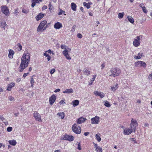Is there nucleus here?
I'll return each instance as SVG.
<instances>
[{"mask_svg":"<svg viewBox=\"0 0 152 152\" xmlns=\"http://www.w3.org/2000/svg\"><path fill=\"white\" fill-rule=\"evenodd\" d=\"M56 97L54 94L51 96L49 98V102L50 104H52L56 100Z\"/></svg>","mask_w":152,"mask_h":152,"instance_id":"f8f14e48","label":"nucleus"},{"mask_svg":"<svg viewBox=\"0 0 152 152\" xmlns=\"http://www.w3.org/2000/svg\"><path fill=\"white\" fill-rule=\"evenodd\" d=\"M136 38L133 41V44L134 46L137 47L140 44V38L139 36H137Z\"/></svg>","mask_w":152,"mask_h":152,"instance_id":"6e6552de","label":"nucleus"},{"mask_svg":"<svg viewBox=\"0 0 152 152\" xmlns=\"http://www.w3.org/2000/svg\"><path fill=\"white\" fill-rule=\"evenodd\" d=\"M118 88V84H116V85H113V86L111 87V91H115Z\"/></svg>","mask_w":152,"mask_h":152,"instance_id":"b1692460","label":"nucleus"},{"mask_svg":"<svg viewBox=\"0 0 152 152\" xmlns=\"http://www.w3.org/2000/svg\"><path fill=\"white\" fill-rule=\"evenodd\" d=\"M7 25L6 22H2L0 24V26L3 28L4 30H5V26Z\"/></svg>","mask_w":152,"mask_h":152,"instance_id":"c756f323","label":"nucleus"},{"mask_svg":"<svg viewBox=\"0 0 152 152\" xmlns=\"http://www.w3.org/2000/svg\"><path fill=\"white\" fill-rule=\"evenodd\" d=\"M55 72V70L54 69H52L50 71V73L51 74H53Z\"/></svg>","mask_w":152,"mask_h":152,"instance_id":"864d4df0","label":"nucleus"},{"mask_svg":"<svg viewBox=\"0 0 152 152\" xmlns=\"http://www.w3.org/2000/svg\"><path fill=\"white\" fill-rule=\"evenodd\" d=\"M127 18L128 19V20L129 22H130L131 23H133L134 22V19L130 16H128L127 17Z\"/></svg>","mask_w":152,"mask_h":152,"instance_id":"cd10ccee","label":"nucleus"},{"mask_svg":"<svg viewBox=\"0 0 152 152\" xmlns=\"http://www.w3.org/2000/svg\"><path fill=\"white\" fill-rule=\"evenodd\" d=\"M48 6L49 7V9H50V10H52V9L51 8L52 5L50 3H49V4Z\"/></svg>","mask_w":152,"mask_h":152,"instance_id":"4d7b16f0","label":"nucleus"},{"mask_svg":"<svg viewBox=\"0 0 152 152\" xmlns=\"http://www.w3.org/2000/svg\"><path fill=\"white\" fill-rule=\"evenodd\" d=\"M94 94L96 96H99L101 98H103L104 96V93L103 92H99L98 91H94Z\"/></svg>","mask_w":152,"mask_h":152,"instance_id":"ddd939ff","label":"nucleus"},{"mask_svg":"<svg viewBox=\"0 0 152 152\" xmlns=\"http://www.w3.org/2000/svg\"><path fill=\"white\" fill-rule=\"evenodd\" d=\"M44 14L41 13H39L38 15L36 16V19L37 21H38L41 18H42L44 16Z\"/></svg>","mask_w":152,"mask_h":152,"instance_id":"f3484780","label":"nucleus"},{"mask_svg":"<svg viewBox=\"0 0 152 152\" xmlns=\"http://www.w3.org/2000/svg\"><path fill=\"white\" fill-rule=\"evenodd\" d=\"M142 53H139L137 54V56H134V58L137 59H140L142 56Z\"/></svg>","mask_w":152,"mask_h":152,"instance_id":"393cba45","label":"nucleus"},{"mask_svg":"<svg viewBox=\"0 0 152 152\" xmlns=\"http://www.w3.org/2000/svg\"><path fill=\"white\" fill-rule=\"evenodd\" d=\"M124 13L123 12L122 13H119L118 14V17L119 18H122L124 16Z\"/></svg>","mask_w":152,"mask_h":152,"instance_id":"c9c22d12","label":"nucleus"},{"mask_svg":"<svg viewBox=\"0 0 152 152\" xmlns=\"http://www.w3.org/2000/svg\"><path fill=\"white\" fill-rule=\"evenodd\" d=\"M61 47L62 49H65V50H67L66 48H67V47H66V46L64 45H61Z\"/></svg>","mask_w":152,"mask_h":152,"instance_id":"79ce46f5","label":"nucleus"},{"mask_svg":"<svg viewBox=\"0 0 152 152\" xmlns=\"http://www.w3.org/2000/svg\"><path fill=\"white\" fill-rule=\"evenodd\" d=\"M14 53V52L13 51L11 50H9V54L8 56L9 58H12L13 57V55Z\"/></svg>","mask_w":152,"mask_h":152,"instance_id":"a211bd4d","label":"nucleus"},{"mask_svg":"<svg viewBox=\"0 0 152 152\" xmlns=\"http://www.w3.org/2000/svg\"><path fill=\"white\" fill-rule=\"evenodd\" d=\"M104 105L107 107H110L111 106L110 104L107 101L104 102Z\"/></svg>","mask_w":152,"mask_h":152,"instance_id":"72a5a7b5","label":"nucleus"},{"mask_svg":"<svg viewBox=\"0 0 152 152\" xmlns=\"http://www.w3.org/2000/svg\"><path fill=\"white\" fill-rule=\"evenodd\" d=\"M28 74V73H24L23 75V77L24 78L25 77L27 76Z\"/></svg>","mask_w":152,"mask_h":152,"instance_id":"052dcab7","label":"nucleus"},{"mask_svg":"<svg viewBox=\"0 0 152 152\" xmlns=\"http://www.w3.org/2000/svg\"><path fill=\"white\" fill-rule=\"evenodd\" d=\"M1 10L6 16L8 15L10 13L8 8L6 5L2 6L1 7Z\"/></svg>","mask_w":152,"mask_h":152,"instance_id":"39448f33","label":"nucleus"},{"mask_svg":"<svg viewBox=\"0 0 152 152\" xmlns=\"http://www.w3.org/2000/svg\"><path fill=\"white\" fill-rule=\"evenodd\" d=\"M2 146L4 147L5 145L3 144L2 143H0V148H1Z\"/></svg>","mask_w":152,"mask_h":152,"instance_id":"e2e57ef3","label":"nucleus"},{"mask_svg":"<svg viewBox=\"0 0 152 152\" xmlns=\"http://www.w3.org/2000/svg\"><path fill=\"white\" fill-rule=\"evenodd\" d=\"M138 124L137 121L136 120H133L132 119L130 124V129L128 128H125L124 130V134L125 135H129L132 132H135L136 127Z\"/></svg>","mask_w":152,"mask_h":152,"instance_id":"f03ea898","label":"nucleus"},{"mask_svg":"<svg viewBox=\"0 0 152 152\" xmlns=\"http://www.w3.org/2000/svg\"><path fill=\"white\" fill-rule=\"evenodd\" d=\"M94 145L95 148H96V149H97L98 148H99V146H98L97 144H95V143H94Z\"/></svg>","mask_w":152,"mask_h":152,"instance_id":"603ef678","label":"nucleus"},{"mask_svg":"<svg viewBox=\"0 0 152 152\" xmlns=\"http://www.w3.org/2000/svg\"><path fill=\"white\" fill-rule=\"evenodd\" d=\"M30 54L29 53H27L23 54L19 67L20 68L19 72H22L23 69L27 67L30 61Z\"/></svg>","mask_w":152,"mask_h":152,"instance_id":"f257e3e1","label":"nucleus"},{"mask_svg":"<svg viewBox=\"0 0 152 152\" xmlns=\"http://www.w3.org/2000/svg\"><path fill=\"white\" fill-rule=\"evenodd\" d=\"M89 4L90 3H86V2H84L83 3V4L84 6L86 7L87 8L89 9L90 7V5Z\"/></svg>","mask_w":152,"mask_h":152,"instance_id":"c85d7f7f","label":"nucleus"},{"mask_svg":"<svg viewBox=\"0 0 152 152\" xmlns=\"http://www.w3.org/2000/svg\"><path fill=\"white\" fill-rule=\"evenodd\" d=\"M47 23V21L46 20L42 21L37 28V31L38 32L40 31L46 24Z\"/></svg>","mask_w":152,"mask_h":152,"instance_id":"0eeeda50","label":"nucleus"},{"mask_svg":"<svg viewBox=\"0 0 152 152\" xmlns=\"http://www.w3.org/2000/svg\"><path fill=\"white\" fill-rule=\"evenodd\" d=\"M33 76H33L31 77V80L30 81L31 83H34V80L33 78Z\"/></svg>","mask_w":152,"mask_h":152,"instance_id":"a18cd8bd","label":"nucleus"},{"mask_svg":"<svg viewBox=\"0 0 152 152\" xmlns=\"http://www.w3.org/2000/svg\"><path fill=\"white\" fill-rule=\"evenodd\" d=\"M72 102L73 103V106L75 107L78 105L79 102L78 100H75L73 101Z\"/></svg>","mask_w":152,"mask_h":152,"instance_id":"a878e982","label":"nucleus"},{"mask_svg":"<svg viewBox=\"0 0 152 152\" xmlns=\"http://www.w3.org/2000/svg\"><path fill=\"white\" fill-rule=\"evenodd\" d=\"M89 133V132H86L84 133V134L85 136H87Z\"/></svg>","mask_w":152,"mask_h":152,"instance_id":"680f3d73","label":"nucleus"},{"mask_svg":"<svg viewBox=\"0 0 152 152\" xmlns=\"http://www.w3.org/2000/svg\"><path fill=\"white\" fill-rule=\"evenodd\" d=\"M142 10L143 11V12L145 13H147L148 11H147V10H146V7L144 6L143 7V8H142Z\"/></svg>","mask_w":152,"mask_h":152,"instance_id":"ea45409f","label":"nucleus"},{"mask_svg":"<svg viewBox=\"0 0 152 152\" xmlns=\"http://www.w3.org/2000/svg\"><path fill=\"white\" fill-rule=\"evenodd\" d=\"M72 129L73 131L77 134H80L81 132L80 127L76 124L72 125Z\"/></svg>","mask_w":152,"mask_h":152,"instance_id":"20e7f679","label":"nucleus"},{"mask_svg":"<svg viewBox=\"0 0 152 152\" xmlns=\"http://www.w3.org/2000/svg\"><path fill=\"white\" fill-rule=\"evenodd\" d=\"M96 75H94L93 78L91 79V84H92L93 82V81H94V80L95 79L96 77Z\"/></svg>","mask_w":152,"mask_h":152,"instance_id":"37998d69","label":"nucleus"},{"mask_svg":"<svg viewBox=\"0 0 152 152\" xmlns=\"http://www.w3.org/2000/svg\"><path fill=\"white\" fill-rule=\"evenodd\" d=\"M77 37L78 38L81 39L82 37V35L81 34L78 33L77 35Z\"/></svg>","mask_w":152,"mask_h":152,"instance_id":"49530a36","label":"nucleus"},{"mask_svg":"<svg viewBox=\"0 0 152 152\" xmlns=\"http://www.w3.org/2000/svg\"><path fill=\"white\" fill-rule=\"evenodd\" d=\"M99 118L97 116L91 119V124H97L99 123Z\"/></svg>","mask_w":152,"mask_h":152,"instance_id":"9b49d317","label":"nucleus"},{"mask_svg":"<svg viewBox=\"0 0 152 152\" xmlns=\"http://www.w3.org/2000/svg\"><path fill=\"white\" fill-rule=\"evenodd\" d=\"M86 120V118L83 117L80 118L78 119L77 123L79 124H81L84 122Z\"/></svg>","mask_w":152,"mask_h":152,"instance_id":"2eb2a0df","label":"nucleus"},{"mask_svg":"<svg viewBox=\"0 0 152 152\" xmlns=\"http://www.w3.org/2000/svg\"><path fill=\"white\" fill-rule=\"evenodd\" d=\"M43 54L44 56L48 57L47 59L48 61L50 60L51 57L50 56L45 53H44Z\"/></svg>","mask_w":152,"mask_h":152,"instance_id":"2f4dec72","label":"nucleus"},{"mask_svg":"<svg viewBox=\"0 0 152 152\" xmlns=\"http://www.w3.org/2000/svg\"><path fill=\"white\" fill-rule=\"evenodd\" d=\"M8 99L10 101L13 102L15 101L14 98L11 96H9L8 97Z\"/></svg>","mask_w":152,"mask_h":152,"instance_id":"f704fd0d","label":"nucleus"},{"mask_svg":"<svg viewBox=\"0 0 152 152\" xmlns=\"http://www.w3.org/2000/svg\"><path fill=\"white\" fill-rule=\"evenodd\" d=\"M15 86L14 83H11L8 85V87L7 88V90L8 91H10L11 90L12 88Z\"/></svg>","mask_w":152,"mask_h":152,"instance_id":"dca6fc26","label":"nucleus"},{"mask_svg":"<svg viewBox=\"0 0 152 152\" xmlns=\"http://www.w3.org/2000/svg\"><path fill=\"white\" fill-rule=\"evenodd\" d=\"M12 128L11 127H9L7 129V131L8 132H10L12 131Z\"/></svg>","mask_w":152,"mask_h":152,"instance_id":"c03bdc74","label":"nucleus"},{"mask_svg":"<svg viewBox=\"0 0 152 152\" xmlns=\"http://www.w3.org/2000/svg\"><path fill=\"white\" fill-rule=\"evenodd\" d=\"M95 137L96 138L98 142H100L101 140V138L98 135V134H96Z\"/></svg>","mask_w":152,"mask_h":152,"instance_id":"e433bc0d","label":"nucleus"},{"mask_svg":"<svg viewBox=\"0 0 152 152\" xmlns=\"http://www.w3.org/2000/svg\"><path fill=\"white\" fill-rule=\"evenodd\" d=\"M59 103L60 104H62L63 103H65V102H64V100H61L60 102Z\"/></svg>","mask_w":152,"mask_h":152,"instance_id":"bf43d9fd","label":"nucleus"},{"mask_svg":"<svg viewBox=\"0 0 152 152\" xmlns=\"http://www.w3.org/2000/svg\"><path fill=\"white\" fill-rule=\"evenodd\" d=\"M101 69H103L105 67V65L104 63H103L101 65Z\"/></svg>","mask_w":152,"mask_h":152,"instance_id":"6e6d98bb","label":"nucleus"},{"mask_svg":"<svg viewBox=\"0 0 152 152\" xmlns=\"http://www.w3.org/2000/svg\"><path fill=\"white\" fill-rule=\"evenodd\" d=\"M143 5V3H142L141 4H140L139 5V6L141 7L142 8H143L142 6Z\"/></svg>","mask_w":152,"mask_h":152,"instance_id":"338daca9","label":"nucleus"},{"mask_svg":"<svg viewBox=\"0 0 152 152\" xmlns=\"http://www.w3.org/2000/svg\"><path fill=\"white\" fill-rule=\"evenodd\" d=\"M71 7L72 10L74 11H76V10L77 6L76 4L73 2L71 3Z\"/></svg>","mask_w":152,"mask_h":152,"instance_id":"aec40b11","label":"nucleus"},{"mask_svg":"<svg viewBox=\"0 0 152 152\" xmlns=\"http://www.w3.org/2000/svg\"><path fill=\"white\" fill-rule=\"evenodd\" d=\"M74 137L72 135H69L67 134H65L61 138V140H68L69 141H72L73 140Z\"/></svg>","mask_w":152,"mask_h":152,"instance_id":"423d86ee","label":"nucleus"},{"mask_svg":"<svg viewBox=\"0 0 152 152\" xmlns=\"http://www.w3.org/2000/svg\"><path fill=\"white\" fill-rule=\"evenodd\" d=\"M63 54L64 56H66L67 54H68V51L67 50H65L63 51Z\"/></svg>","mask_w":152,"mask_h":152,"instance_id":"4c0bfd02","label":"nucleus"},{"mask_svg":"<svg viewBox=\"0 0 152 152\" xmlns=\"http://www.w3.org/2000/svg\"><path fill=\"white\" fill-rule=\"evenodd\" d=\"M18 10H16L15 11V12H14V14H16V15H17V13H18Z\"/></svg>","mask_w":152,"mask_h":152,"instance_id":"774afa93","label":"nucleus"},{"mask_svg":"<svg viewBox=\"0 0 152 152\" xmlns=\"http://www.w3.org/2000/svg\"><path fill=\"white\" fill-rule=\"evenodd\" d=\"M16 46L17 47V48H19V49L18 48V50L19 51H20V50H22V46L21 45H20V44L18 43L17 45Z\"/></svg>","mask_w":152,"mask_h":152,"instance_id":"473e14b6","label":"nucleus"},{"mask_svg":"<svg viewBox=\"0 0 152 152\" xmlns=\"http://www.w3.org/2000/svg\"><path fill=\"white\" fill-rule=\"evenodd\" d=\"M62 26V24L59 22L56 23L54 26V28L56 29H59Z\"/></svg>","mask_w":152,"mask_h":152,"instance_id":"4468645a","label":"nucleus"},{"mask_svg":"<svg viewBox=\"0 0 152 152\" xmlns=\"http://www.w3.org/2000/svg\"><path fill=\"white\" fill-rule=\"evenodd\" d=\"M77 143H78V147H77V148L79 150H81V146L80 145V143L79 142H77Z\"/></svg>","mask_w":152,"mask_h":152,"instance_id":"3c124183","label":"nucleus"},{"mask_svg":"<svg viewBox=\"0 0 152 152\" xmlns=\"http://www.w3.org/2000/svg\"><path fill=\"white\" fill-rule=\"evenodd\" d=\"M22 12L25 14H27L29 12V10L28 9H26L23 8L22 10Z\"/></svg>","mask_w":152,"mask_h":152,"instance_id":"7c9ffc66","label":"nucleus"},{"mask_svg":"<svg viewBox=\"0 0 152 152\" xmlns=\"http://www.w3.org/2000/svg\"><path fill=\"white\" fill-rule=\"evenodd\" d=\"M57 115H58L59 117H60V118L61 119H64L65 116L64 113L63 112H61L60 113H57Z\"/></svg>","mask_w":152,"mask_h":152,"instance_id":"4be33fe9","label":"nucleus"},{"mask_svg":"<svg viewBox=\"0 0 152 152\" xmlns=\"http://www.w3.org/2000/svg\"><path fill=\"white\" fill-rule=\"evenodd\" d=\"M60 91V89H56L55 91H54V92H56H56H58L59 91Z\"/></svg>","mask_w":152,"mask_h":152,"instance_id":"13d9d810","label":"nucleus"},{"mask_svg":"<svg viewBox=\"0 0 152 152\" xmlns=\"http://www.w3.org/2000/svg\"><path fill=\"white\" fill-rule=\"evenodd\" d=\"M21 80L20 78H18L16 80V81L17 82H19Z\"/></svg>","mask_w":152,"mask_h":152,"instance_id":"0e129e2a","label":"nucleus"},{"mask_svg":"<svg viewBox=\"0 0 152 152\" xmlns=\"http://www.w3.org/2000/svg\"><path fill=\"white\" fill-rule=\"evenodd\" d=\"M66 58L68 60L70 59H71V57L69 55V54H67L66 56H65Z\"/></svg>","mask_w":152,"mask_h":152,"instance_id":"09e8293b","label":"nucleus"},{"mask_svg":"<svg viewBox=\"0 0 152 152\" xmlns=\"http://www.w3.org/2000/svg\"><path fill=\"white\" fill-rule=\"evenodd\" d=\"M148 78L149 80H152V73L149 75Z\"/></svg>","mask_w":152,"mask_h":152,"instance_id":"8fccbe9b","label":"nucleus"},{"mask_svg":"<svg viewBox=\"0 0 152 152\" xmlns=\"http://www.w3.org/2000/svg\"><path fill=\"white\" fill-rule=\"evenodd\" d=\"M0 119L1 121H6V119L3 117V116L0 115Z\"/></svg>","mask_w":152,"mask_h":152,"instance_id":"de8ad7c7","label":"nucleus"},{"mask_svg":"<svg viewBox=\"0 0 152 152\" xmlns=\"http://www.w3.org/2000/svg\"><path fill=\"white\" fill-rule=\"evenodd\" d=\"M65 13V12L64 11H63L61 9H60V12H59L58 13V15H60L62 14H64Z\"/></svg>","mask_w":152,"mask_h":152,"instance_id":"58836bf2","label":"nucleus"},{"mask_svg":"<svg viewBox=\"0 0 152 152\" xmlns=\"http://www.w3.org/2000/svg\"><path fill=\"white\" fill-rule=\"evenodd\" d=\"M47 8V6L45 5H44L43 6L42 8V10H45Z\"/></svg>","mask_w":152,"mask_h":152,"instance_id":"5fc2aeb1","label":"nucleus"},{"mask_svg":"<svg viewBox=\"0 0 152 152\" xmlns=\"http://www.w3.org/2000/svg\"><path fill=\"white\" fill-rule=\"evenodd\" d=\"M9 143L12 145L15 146L17 142L15 140H13L8 141Z\"/></svg>","mask_w":152,"mask_h":152,"instance_id":"5701e85b","label":"nucleus"},{"mask_svg":"<svg viewBox=\"0 0 152 152\" xmlns=\"http://www.w3.org/2000/svg\"><path fill=\"white\" fill-rule=\"evenodd\" d=\"M121 73V70L118 68H113L110 71L109 76H118Z\"/></svg>","mask_w":152,"mask_h":152,"instance_id":"7ed1b4c3","label":"nucleus"},{"mask_svg":"<svg viewBox=\"0 0 152 152\" xmlns=\"http://www.w3.org/2000/svg\"><path fill=\"white\" fill-rule=\"evenodd\" d=\"M102 148L100 147V146H99V148H98L96 150V151L98 152H102Z\"/></svg>","mask_w":152,"mask_h":152,"instance_id":"a19ab883","label":"nucleus"},{"mask_svg":"<svg viewBox=\"0 0 152 152\" xmlns=\"http://www.w3.org/2000/svg\"><path fill=\"white\" fill-rule=\"evenodd\" d=\"M83 71V73H84V74L87 75H88L90 74V72L89 71L87 70L86 68L84 69Z\"/></svg>","mask_w":152,"mask_h":152,"instance_id":"bb28decb","label":"nucleus"},{"mask_svg":"<svg viewBox=\"0 0 152 152\" xmlns=\"http://www.w3.org/2000/svg\"><path fill=\"white\" fill-rule=\"evenodd\" d=\"M73 92V90L72 88L66 89L65 91L63 92L64 93L70 94Z\"/></svg>","mask_w":152,"mask_h":152,"instance_id":"6ab92c4d","label":"nucleus"},{"mask_svg":"<svg viewBox=\"0 0 152 152\" xmlns=\"http://www.w3.org/2000/svg\"><path fill=\"white\" fill-rule=\"evenodd\" d=\"M34 116L36 120L39 122L42 121L41 117L40 114L36 112H34Z\"/></svg>","mask_w":152,"mask_h":152,"instance_id":"9d476101","label":"nucleus"},{"mask_svg":"<svg viewBox=\"0 0 152 152\" xmlns=\"http://www.w3.org/2000/svg\"><path fill=\"white\" fill-rule=\"evenodd\" d=\"M46 27H45V26H44V27H43V28L42 29V32L43 31H45V30L46 29Z\"/></svg>","mask_w":152,"mask_h":152,"instance_id":"69168bd1","label":"nucleus"},{"mask_svg":"<svg viewBox=\"0 0 152 152\" xmlns=\"http://www.w3.org/2000/svg\"><path fill=\"white\" fill-rule=\"evenodd\" d=\"M31 7H34L36 4L39 3L38 0H31Z\"/></svg>","mask_w":152,"mask_h":152,"instance_id":"412c9836","label":"nucleus"},{"mask_svg":"<svg viewBox=\"0 0 152 152\" xmlns=\"http://www.w3.org/2000/svg\"><path fill=\"white\" fill-rule=\"evenodd\" d=\"M135 65L136 66H143L144 68H145L146 66V64L145 62L141 61H138L136 62Z\"/></svg>","mask_w":152,"mask_h":152,"instance_id":"1a4fd4ad","label":"nucleus"}]
</instances>
